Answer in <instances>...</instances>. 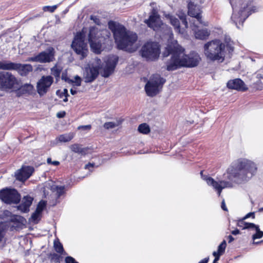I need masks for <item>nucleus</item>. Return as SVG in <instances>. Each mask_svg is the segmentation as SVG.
<instances>
[{
    "instance_id": "1",
    "label": "nucleus",
    "mask_w": 263,
    "mask_h": 263,
    "mask_svg": "<svg viewBox=\"0 0 263 263\" xmlns=\"http://www.w3.org/2000/svg\"><path fill=\"white\" fill-rule=\"evenodd\" d=\"M171 54V58L166 63V69L168 71L176 70L182 67H194L197 66L201 58L197 52L192 51L189 54H184V49L176 44H169L163 53V57Z\"/></svg>"
},
{
    "instance_id": "2",
    "label": "nucleus",
    "mask_w": 263,
    "mask_h": 263,
    "mask_svg": "<svg viewBox=\"0 0 263 263\" xmlns=\"http://www.w3.org/2000/svg\"><path fill=\"white\" fill-rule=\"evenodd\" d=\"M108 28L112 31L117 48L128 53H133L138 49L136 33L127 29L123 25L110 21Z\"/></svg>"
},
{
    "instance_id": "3",
    "label": "nucleus",
    "mask_w": 263,
    "mask_h": 263,
    "mask_svg": "<svg viewBox=\"0 0 263 263\" xmlns=\"http://www.w3.org/2000/svg\"><path fill=\"white\" fill-rule=\"evenodd\" d=\"M257 166L251 160L239 158L233 161L228 168L227 178L237 184L248 181L256 173Z\"/></svg>"
},
{
    "instance_id": "4",
    "label": "nucleus",
    "mask_w": 263,
    "mask_h": 263,
    "mask_svg": "<svg viewBox=\"0 0 263 263\" xmlns=\"http://www.w3.org/2000/svg\"><path fill=\"white\" fill-rule=\"evenodd\" d=\"M88 41L91 50L97 54L104 50H110L112 45L110 32L107 29L99 30L95 26L89 28Z\"/></svg>"
},
{
    "instance_id": "5",
    "label": "nucleus",
    "mask_w": 263,
    "mask_h": 263,
    "mask_svg": "<svg viewBox=\"0 0 263 263\" xmlns=\"http://www.w3.org/2000/svg\"><path fill=\"white\" fill-rule=\"evenodd\" d=\"M225 45L219 40L209 42L204 45V53L211 61L222 62L225 57Z\"/></svg>"
},
{
    "instance_id": "6",
    "label": "nucleus",
    "mask_w": 263,
    "mask_h": 263,
    "mask_svg": "<svg viewBox=\"0 0 263 263\" xmlns=\"http://www.w3.org/2000/svg\"><path fill=\"white\" fill-rule=\"evenodd\" d=\"M140 54L147 61H155L160 54V47L158 43L147 42L141 47Z\"/></svg>"
},
{
    "instance_id": "7",
    "label": "nucleus",
    "mask_w": 263,
    "mask_h": 263,
    "mask_svg": "<svg viewBox=\"0 0 263 263\" xmlns=\"http://www.w3.org/2000/svg\"><path fill=\"white\" fill-rule=\"evenodd\" d=\"M165 82V79L159 74H153L146 83L145 90L146 95L153 97L159 93L162 85Z\"/></svg>"
},
{
    "instance_id": "8",
    "label": "nucleus",
    "mask_w": 263,
    "mask_h": 263,
    "mask_svg": "<svg viewBox=\"0 0 263 263\" xmlns=\"http://www.w3.org/2000/svg\"><path fill=\"white\" fill-rule=\"evenodd\" d=\"M85 34L83 30L77 32L71 45L72 49L80 57L81 59L85 58L88 52L87 44L85 42Z\"/></svg>"
},
{
    "instance_id": "9",
    "label": "nucleus",
    "mask_w": 263,
    "mask_h": 263,
    "mask_svg": "<svg viewBox=\"0 0 263 263\" xmlns=\"http://www.w3.org/2000/svg\"><path fill=\"white\" fill-rule=\"evenodd\" d=\"M0 69L3 70H15L21 76H26L33 70L30 64H23L12 62L9 61H0Z\"/></svg>"
},
{
    "instance_id": "10",
    "label": "nucleus",
    "mask_w": 263,
    "mask_h": 263,
    "mask_svg": "<svg viewBox=\"0 0 263 263\" xmlns=\"http://www.w3.org/2000/svg\"><path fill=\"white\" fill-rule=\"evenodd\" d=\"M230 3L233 9V13L231 16V20L238 29L240 28V26H242L243 23L247 18L251 14L247 11V6L245 5L242 6L241 9L237 11V6L234 5L233 3L230 1Z\"/></svg>"
},
{
    "instance_id": "11",
    "label": "nucleus",
    "mask_w": 263,
    "mask_h": 263,
    "mask_svg": "<svg viewBox=\"0 0 263 263\" xmlns=\"http://www.w3.org/2000/svg\"><path fill=\"white\" fill-rule=\"evenodd\" d=\"M17 84L16 78L9 71H0V89L8 90L13 88Z\"/></svg>"
},
{
    "instance_id": "12",
    "label": "nucleus",
    "mask_w": 263,
    "mask_h": 263,
    "mask_svg": "<svg viewBox=\"0 0 263 263\" xmlns=\"http://www.w3.org/2000/svg\"><path fill=\"white\" fill-rule=\"evenodd\" d=\"M0 199L7 204H17L21 200V195L15 189L5 188L0 190Z\"/></svg>"
},
{
    "instance_id": "13",
    "label": "nucleus",
    "mask_w": 263,
    "mask_h": 263,
    "mask_svg": "<svg viewBox=\"0 0 263 263\" xmlns=\"http://www.w3.org/2000/svg\"><path fill=\"white\" fill-rule=\"evenodd\" d=\"M96 64H92L88 67H85L83 78L85 83H91L94 81L99 74V70L101 68V61L99 59H96Z\"/></svg>"
},
{
    "instance_id": "14",
    "label": "nucleus",
    "mask_w": 263,
    "mask_h": 263,
    "mask_svg": "<svg viewBox=\"0 0 263 263\" xmlns=\"http://www.w3.org/2000/svg\"><path fill=\"white\" fill-rule=\"evenodd\" d=\"M54 48L52 47H49L46 50L39 53L36 55L28 58L27 61L41 63H49L54 60Z\"/></svg>"
},
{
    "instance_id": "15",
    "label": "nucleus",
    "mask_w": 263,
    "mask_h": 263,
    "mask_svg": "<svg viewBox=\"0 0 263 263\" xmlns=\"http://www.w3.org/2000/svg\"><path fill=\"white\" fill-rule=\"evenodd\" d=\"M202 171L200 172L202 179L206 181L209 185L212 186L217 192L219 196L220 195L223 189L233 187V183L231 182L224 180L217 182L211 177L202 176Z\"/></svg>"
},
{
    "instance_id": "16",
    "label": "nucleus",
    "mask_w": 263,
    "mask_h": 263,
    "mask_svg": "<svg viewBox=\"0 0 263 263\" xmlns=\"http://www.w3.org/2000/svg\"><path fill=\"white\" fill-rule=\"evenodd\" d=\"M53 82V78L51 76L42 77L36 84V90L40 96H43L48 92Z\"/></svg>"
},
{
    "instance_id": "17",
    "label": "nucleus",
    "mask_w": 263,
    "mask_h": 263,
    "mask_svg": "<svg viewBox=\"0 0 263 263\" xmlns=\"http://www.w3.org/2000/svg\"><path fill=\"white\" fill-rule=\"evenodd\" d=\"M187 8L188 14L190 16L196 18L199 24L206 26L208 23L202 21L201 16V10L200 6L197 4H195L191 0H187Z\"/></svg>"
},
{
    "instance_id": "18",
    "label": "nucleus",
    "mask_w": 263,
    "mask_h": 263,
    "mask_svg": "<svg viewBox=\"0 0 263 263\" xmlns=\"http://www.w3.org/2000/svg\"><path fill=\"white\" fill-rule=\"evenodd\" d=\"M147 26L155 31H158L167 26L163 23L160 17L148 16L144 21Z\"/></svg>"
},
{
    "instance_id": "19",
    "label": "nucleus",
    "mask_w": 263,
    "mask_h": 263,
    "mask_svg": "<svg viewBox=\"0 0 263 263\" xmlns=\"http://www.w3.org/2000/svg\"><path fill=\"white\" fill-rule=\"evenodd\" d=\"M34 171L33 167L30 166H23L18 170L15 174L16 179L21 181H24L28 179Z\"/></svg>"
},
{
    "instance_id": "20",
    "label": "nucleus",
    "mask_w": 263,
    "mask_h": 263,
    "mask_svg": "<svg viewBox=\"0 0 263 263\" xmlns=\"http://www.w3.org/2000/svg\"><path fill=\"white\" fill-rule=\"evenodd\" d=\"M227 86L229 89H235L238 91H245L248 89V87L240 79L229 80L227 83Z\"/></svg>"
},
{
    "instance_id": "21",
    "label": "nucleus",
    "mask_w": 263,
    "mask_h": 263,
    "mask_svg": "<svg viewBox=\"0 0 263 263\" xmlns=\"http://www.w3.org/2000/svg\"><path fill=\"white\" fill-rule=\"evenodd\" d=\"M10 222L12 223L10 227L12 230L22 229L26 222V219L22 216L14 215L11 217Z\"/></svg>"
},
{
    "instance_id": "22",
    "label": "nucleus",
    "mask_w": 263,
    "mask_h": 263,
    "mask_svg": "<svg viewBox=\"0 0 263 263\" xmlns=\"http://www.w3.org/2000/svg\"><path fill=\"white\" fill-rule=\"evenodd\" d=\"M198 26L195 22L192 25V29L194 31L196 39L204 40L208 38L210 32L207 29L198 30Z\"/></svg>"
},
{
    "instance_id": "23",
    "label": "nucleus",
    "mask_w": 263,
    "mask_h": 263,
    "mask_svg": "<svg viewBox=\"0 0 263 263\" xmlns=\"http://www.w3.org/2000/svg\"><path fill=\"white\" fill-rule=\"evenodd\" d=\"M33 200V198L30 196H24L22 199V203L17 206V209L23 213L28 212Z\"/></svg>"
},
{
    "instance_id": "24",
    "label": "nucleus",
    "mask_w": 263,
    "mask_h": 263,
    "mask_svg": "<svg viewBox=\"0 0 263 263\" xmlns=\"http://www.w3.org/2000/svg\"><path fill=\"white\" fill-rule=\"evenodd\" d=\"M165 17L170 21L171 24L174 27L176 32L183 34V30L180 28V23L178 18L168 13L165 14Z\"/></svg>"
},
{
    "instance_id": "25",
    "label": "nucleus",
    "mask_w": 263,
    "mask_h": 263,
    "mask_svg": "<svg viewBox=\"0 0 263 263\" xmlns=\"http://www.w3.org/2000/svg\"><path fill=\"white\" fill-rule=\"evenodd\" d=\"M70 148L72 152L83 155H85L88 151V148L82 147L78 144H74L72 145Z\"/></svg>"
},
{
    "instance_id": "26",
    "label": "nucleus",
    "mask_w": 263,
    "mask_h": 263,
    "mask_svg": "<svg viewBox=\"0 0 263 263\" xmlns=\"http://www.w3.org/2000/svg\"><path fill=\"white\" fill-rule=\"evenodd\" d=\"M118 61L119 58L117 55H111L108 58L106 62V65L115 69Z\"/></svg>"
},
{
    "instance_id": "27",
    "label": "nucleus",
    "mask_w": 263,
    "mask_h": 263,
    "mask_svg": "<svg viewBox=\"0 0 263 263\" xmlns=\"http://www.w3.org/2000/svg\"><path fill=\"white\" fill-rule=\"evenodd\" d=\"M33 90V86L30 84H25L22 85L19 89V91L22 93L31 94Z\"/></svg>"
},
{
    "instance_id": "28",
    "label": "nucleus",
    "mask_w": 263,
    "mask_h": 263,
    "mask_svg": "<svg viewBox=\"0 0 263 263\" xmlns=\"http://www.w3.org/2000/svg\"><path fill=\"white\" fill-rule=\"evenodd\" d=\"M62 70V68L57 65L51 68V73L56 78L57 80L59 79Z\"/></svg>"
},
{
    "instance_id": "29",
    "label": "nucleus",
    "mask_w": 263,
    "mask_h": 263,
    "mask_svg": "<svg viewBox=\"0 0 263 263\" xmlns=\"http://www.w3.org/2000/svg\"><path fill=\"white\" fill-rule=\"evenodd\" d=\"M139 133L143 134H147L150 132V128L146 123H142L139 125L138 128Z\"/></svg>"
},
{
    "instance_id": "30",
    "label": "nucleus",
    "mask_w": 263,
    "mask_h": 263,
    "mask_svg": "<svg viewBox=\"0 0 263 263\" xmlns=\"http://www.w3.org/2000/svg\"><path fill=\"white\" fill-rule=\"evenodd\" d=\"M41 214L40 213L35 210L29 218V221L34 224L37 223L40 220V216Z\"/></svg>"
},
{
    "instance_id": "31",
    "label": "nucleus",
    "mask_w": 263,
    "mask_h": 263,
    "mask_svg": "<svg viewBox=\"0 0 263 263\" xmlns=\"http://www.w3.org/2000/svg\"><path fill=\"white\" fill-rule=\"evenodd\" d=\"M114 70L113 68L105 65L101 74L102 76L104 78H108L114 72Z\"/></svg>"
},
{
    "instance_id": "32",
    "label": "nucleus",
    "mask_w": 263,
    "mask_h": 263,
    "mask_svg": "<svg viewBox=\"0 0 263 263\" xmlns=\"http://www.w3.org/2000/svg\"><path fill=\"white\" fill-rule=\"evenodd\" d=\"M54 248L55 250L59 253H62L64 252L63 245L59 240L54 241Z\"/></svg>"
},
{
    "instance_id": "33",
    "label": "nucleus",
    "mask_w": 263,
    "mask_h": 263,
    "mask_svg": "<svg viewBox=\"0 0 263 263\" xmlns=\"http://www.w3.org/2000/svg\"><path fill=\"white\" fill-rule=\"evenodd\" d=\"M227 247V243L225 240H223L221 243L218 246L217 251L216 253L222 255L224 252Z\"/></svg>"
},
{
    "instance_id": "34",
    "label": "nucleus",
    "mask_w": 263,
    "mask_h": 263,
    "mask_svg": "<svg viewBox=\"0 0 263 263\" xmlns=\"http://www.w3.org/2000/svg\"><path fill=\"white\" fill-rule=\"evenodd\" d=\"M256 233L252 235L253 240H255L256 239H260L263 237V231H260L259 229V227L258 225L257 227L255 229Z\"/></svg>"
},
{
    "instance_id": "35",
    "label": "nucleus",
    "mask_w": 263,
    "mask_h": 263,
    "mask_svg": "<svg viewBox=\"0 0 263 263\" xmlns=\"http://www.w3.org/2000/svg\"><path fill=\"white\" fill-rule=\"evenodd\" d=\"M72 138V136L69 134L61 135L59 137V140L60 142H66L70 141Z\"/></svg>"
},
{
    "instance_id": "36",
    "label": "nucleus",
    "mask_w": 263,
    "mask_h": 263,
    "mask_svg": "<svg viewBox=\"0 0 263 263\" xmlns=\"http://www.w3.org/2000/svg\"><path fill=\"white\" fill-rule=\"evenodd\" d=\"M46 206V201L41 200L39 202L35 210L41 214L43 210L45 208Z\"/></svg>"
},
{
    "instance_id": "37",
    "label": "nucleus",
    "mask_w": 263,
    "mask_h": 263,
    "mask_svg": "<svg viewBox=\"0 0 263 263\" xmlns=\"http://www.w3.org/2000/svg\"><path fill=\"white\" fill-rule=\"evenodd\" d=\"M65 186H56V191H57V198H60L61 196L63 195L65 193Z\"/></svg>"
},
{
    "instance_id": "38",
    "label": "nucleus",
    "mask_w": 263,
    "mask_h": 263,
    "mask_svg": "<svg viewBox=\"0 0 263 263\" xmlns=\"http://www.w3.org/2000/svg\"><path fill=\"white\" fill-rule=\"evenodd\" d=\"M119 124L113 122H108L104 124V127L105 129H109L116 127L118 126Z\"/></svg>"
},
{
    "instance_id": "39",
    "label": "nucleus",
    "mask_w": 263,
    "mask_h": 263,
    "mask_svg": "<svg viewBox=\"0 0 263 263\" xmlns=\"http://www.w3.org/2000/svg\"><path fill=\"white\" fill-rule=\"evenodd\" d=\"M50 259L51 261L54 262H59L60 261V256L56 253L51 254L50 255Z\"/></svg>"
},
{
    "instance_id": "40",
    "label": "nucleus",
    "mask_w": 263,
    "mask_h": 263,
    "mask_svg": "<svg viewBox=\"0 0 263 263\" xmlns=\"http://www.w3.org/2000/svg\"><path fill=\"white\" fill-rule=\"evenodd\" d=\"M149 14V16L160 17L158 13V10L156 7H153Z\"/></svg>"
},
{
    "instance_id": "41",
    "label": "nucleus",
    "mask_w": 263,
    "mask_h": 263,
    "mask_svg": "<svg viewBox=\"0 0 263 263\" xmlns=\"http://www.w3.org/2000/svg\"><path fill=\"white\" fill-rule=\"evenodd\" d=\"M246 227L243 228V229H251V230H255L258 225L254 224V223L251 222H247L246 224Z\"/></svg>"
},
{
    "instance_id": "42",
    "label": "nucleus",
    "mask_w": 263,
    "mask_h": 263,
    "mask_svg": "<svg viewBox=\"0 0 263 263\" xmlns=\"http://www.w3.org/2000/svg\"><path fill=\"white\" fill-rule=\"evenodd\" d=\"M57 7H58L57 5H53L52 6H45L43 8V10L45 11H48L50 12H53L55 11V10L57 8Z\"/></svg>"
},
{
    "instance_id": "43",
    "label": "nucleus",
    "mask_w": 263,
    "mask_h": 263,
    "mask_svg": "<svg viewBox=\"0 0 263 263\" xmlns=\"http://www.w3.org/2000/svg\"><path fill=\"white\" fill-rule=\"evenodd\" d=\"M179 18L181 21L182 25L184 26L185 28H187V22L186 18V15L184 14L179 16Z\"/></svg>"
},
{
    "instance_id": "44",
    "label": "nucleus",
    "mask_w": 263,
    "mask_h": 263,
    "mask_svg": "<svg viewBox=\"0 0 263 263\" xmlns=\"http://www.w3.org/2000/svg\"><path fill=\"white\" fill-rule=\"evenodd\" d=\"M227 48V50L229 51V53H232L234 50V47L233 46L232 44L230 42H228L227 45H225V48Z\"/></svg>"
},
{
    "instance_id": "45",
    "label": "nucleus",
    "mask_w": 263,
    "mask_h": 263,
    "mask_svg": "<svg viewBox=\"0 0 263 263\" xmlns=\"http://www.w3.org/2000/svg\"><path fill=\"white\" fill-rule=\"evenodd\" d=\"M90 20L93 21V22L97 25H100L101 21L99 17L96 15H91L90 17Z\"/></svg>"
},
{
    "instance_id": "46",
    "label": "nucleus",
    "mask_w": 263,
    "mask_h": 263,
    "mask_svg": "<svg viewBox=\"0 0 263 263\" xmlns=\"http://www.w3.org/2000/svg\"><path fill=\"white\" fill-rule=\"evenodd\" d=\"M247 223V222H245V220H242V218L240 219H239L238 220V222H237V226L240 228H241L242 230H244L243 229V228L245 227H246V223Z\"/></svg>"
},
{
    "instance_id": "47",
    "label": "nucleus",
    "mask_w": 263,
    "mask_h": 263,
    "mask_svg": "<svg viewBox=\"0 0 263 263\" xmlns=\"http://www.w3.org/2000/svg\"><path fill=\"white\" fill-rule=\"evenodd\" d=\"M73 81H74V82L73 83H74L75 85H76L77 86H81V78L79 76H76L74 77V80H73Z\"/></svg>"
},
{
    "instance_id": "48",
    "label": "nucleus",
    "mask_w": 263,
    "mask_h": 263,
    "mask_svg": "<svg viewBox=\"0 0 263 263\" xmlns=\"http://www.w3.org/2000/svg\"><path fill=\"white\" fill-rule=\"evenodd\" d=\"M66 263H78L75 259L71 256H67L65 259Z\"/></svg>"
},
{
    "instance_id": "49",
    "label": "nucleus",
    "mask_w": 263,
    "mask_h": 263,
    "mask_svg": "<svg viewBox=\"0 0 263 263\" xmlns=\"http://www.w3.org/2000/svg\"><path fill=\"white\" fill-rule=\"evenodd\" d=\"M61 78L62 80H64L65 82H68V83H73L74 82V81L73 80H71V79H69L67 77V74L64 73H62Z\"/></svg>"
},
{
    "instance_id": "50",
    "label": "nucleus",
    "mask_w": 263,
    "mask_h": 263,
    "mask_svg": "<svg viewBox=\"0 0 263 263\" xmlns=\"http://www.w3.org/2000/svg\"><path fill=\"white\" fill-rule=\"evenodd\" d=\"M91 128V125H81L78 127L79 130H89Z\"/></svg>"
},
{
    "instance_id": "51",
    "label": "nucleus",
    "mask_w": 263,
    "mask_h": 263,
    "mask_svg": "<svg viewBox=\"0 0 263 263\" xmlns=\"http://www.w3.org/2000/svg\"><path fill=\"white\" fill-rule=\"evenodd\" d=\"M251 217H252V218H255V213L254 212H250V213H248L242 218V220H246Z\"/></svg>"
},
{
    "instance_id": "52",
    "label": "nucleus",
    "mask_w": 263,
    "mask_h": 263,
    "mask_svg": "<svg viewBox=\"0 0 263 263\" xmlns=\"http://www.w3.org/2000/svg\"><path fill=\"white\" fill-rule=\"evenodd\" d=\"M5 235V233L4 229L1 226H0V243L2 241Z\"/></svg>"
},
{
    "instance_id": "53",
    "label": "nucleus",
    "mask_w": 263,
    "mask_h": 263,
    "mask_svg": "<svg viewBox=\"0 0 263 263\" xmlns=\"http://www.w3.org/2000/svg\"><path fill=\"white\" fill-rule=\"evenodd\" d=\"M213 255L215 257V259L213 261L218 262V261L220 259V256L222 255L220 254H218V253H216V251H214L213 252Z\"/></svg>"
},
{
    "instance_id": "54",
    "label": "nucleus",
    "mask_w": 263,
    "mask_h": 263,
    "mask_svg": "<svg viewBox=\"0 0 263 263\" xmlns=\"http://www.w3.org/2000/svg\"><path fill=\"white\" fill-rule=\"evenodd\" d=\"M69 96L68 93V90L67 89H64L63 91L61 92L60 95H59L60 97L61 98H63V97L65 96Z\"/></svg>"
},
{
    "instance_id": "55",
    "label": "nucleus",
    "mask_w": 263,
    "mask_h": 263,
    "mask_svg": "<svg viewBox=\"0 0 263 263\" xmlns=\"http://www.w3.org/2000/svg\"><path fill=\"white\" fill-rule=\"evenodd\" d=\"M66 112L65 111L59 112L57 114V117L62 118L65 117Z\"/></svg>"
},
{
    "instance_id": "56",
    "label": "nucleus",
    "mask_w": 263,
    "mask_h": 263,
    "mask_svg": "<svg viewBox=\"0 0 263 263\" xmlns=\"http://www.w3.org/2000/svg\"><path fill=\"white\" fill-rule=\"evenodd\" d=\"M221 209L224 211H228V209L226 206V203H225V202H224V200L223 199L221 202Z\"/></svg>"
},
{
    "instance_id": "57",
    "label": "nucleus",
    "mask_w": 263,
    "mask_h": 263,
    "mask_svg": "<svg viewBox=\"0 0 263 263\" xmlns=\"http://www.w3.org/2000/svg\"><path fill=\"white\" fill-rule=\"evenodd\" d=\"M94 166H95V163H89L85 165V168L89 170L90 167H93Z\"/></svg>"
},
{
    "instance_id": "58",
    "label": "nucleus",
    "mask_w": 263,
    "mask_h": 263,
    "mask_svg": "<svg viewBox=\"0 0 263 263\" xmlns=\"http://www.w3.org/2000/svg\"><path fill=\"white\" fill-rule=\"evenodd\" d=\"M240 231L237 229H236L231 232V234L234 235H236L237 234H240Z\"/></svg>"
},
{
    "instance_id": "59",
    "label": "nucleus",
    "mask_w": 263,
    "mask_h": 263,
    "mask_svg": "<svg viewBox=\"0 0 263 263\" xmlns=\"http://www.w3.org/2000/svg\"><path fill=\"white\" fill-rule=\"evenodd\" d=\"M209 260V257H205L204 259L200 260L199 263H208Z\"/></svg>"
},
{
    "instance_id": "60",
    "label": "nucleus",
    "mask_w": 263,
    "mask_h": 263,
    "mask_svg": "<svg viewBox=\"0 0 263 263\" xmlns=\"http://www.w3.org/2000/svg\"><path fill=\"white\" fill-rule=\"evenodd\" d=\"M228 242L231 243L234 240V238L232 235H229L228 236Z\"/></svg>"
},
{
    "instance_id": "61",
    "label": "nucleus",
    "mask_w": 263,
    "mask_h": 263,
    "mask_svg": "<svg viewBox=\"0 0 263 263\" xmlns=\"http://www.w3.org/2000/svg\"><path fill=\"white\" fill-rule=\"evenodd\" d=\"M70 93L72 95H74L77 93V91L76 89H73V88H71Z\"/></svg>"
},
{
    "instance_id": "62",
    "label": "nucleus",
    "mask_w": 263,
    "mask_h": 263,
    "mask_svg": "<svg viewBox=\"0 0 263 263\" xmlns=\"http://www.w3.org/2000/svg\"><path fill=\"white\" fill-rule=\"evenodd\" d=\"M52 164L55 165V166H57V165H58L59 164H60V162L58 161H52Z\"/></svg>"
},
{
    "instance_id": "63",
    "label": "nucleus",
    "mask_w": 263,
    "mask_h": 263,
    "mask_svg": "<svg viewBox=\"0 0 263 263\" xmlns=\"http://www.w3.org/2000/svg\"><path fill=\"white\" fill-rule=\"evenodd\" d=\"M47 162L48 164H51L52 161L50 158H48L47 160Z\"/></svg>"
},
{
    "instance_id": "64",
    "label": "nucleus",
    "mask_w": 263,
    "mask_h": 263,
    "mask_svg": "<svg viewBox=\"0 0 263 263\" xmlns=\"http://www.w3.org/2000/svg\"><path fill=\"white\" fill-rule=\"evenodd\" d=\"M68 96H67V95H66V96H64V97H65V98L63 99V101H64V102H67V101H68V98H68Z\"/></svg>"
}]
</instances>
